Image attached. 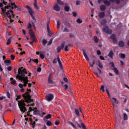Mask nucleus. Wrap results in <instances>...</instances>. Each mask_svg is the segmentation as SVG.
Masks as SVG:
<instances>
[{"instance_id":"obj_1","label":"nucleus","mask_w":129,"mask_h":129,"mask_svg":"<svg viewBox=\"0 0 129 129\" xmlns=\"http://www.w3.org/2000/svg\"><path fill=\"white\" fill-rule=\"evenodd\" d=\"M28 74V72L26 71V69H24L23 71L21 70V69L19 70V75H17L16 78L24 82L23 86L26 87L27 86V84H29V80H28V77H26V75Z\"/></svg>"},{"instance_id":"obj_2","label":"nucleus","mask_w":129,"mask_h":129,"mask_svg":"<svg viewBox=\"0 0 129 129\" xmlns=\"http://www.w3.org/2000/svg\"><path fill=\"white\" fill-rule=\"evenodd\" d=\"M23 97L25 99V102L26 103H30V104H28L27 106H34L35 104H34V100L31 99V96L29 93V92H26L24 94L22 95Z\"/></svg>"},{"instance_id":"obj_3","label":"nucleus","mask_w":129,"mask_h":129,"mask_svg":"<svg viewBox=\"0 0 129 129\" xmlns=\"http://www.w3.org/2000/svg\"><path fill=\"white\" fill-rule=\"evenodd\" d=\"M18 106L20 109V111L22 113L24 112H26L27 111V108H26V104L25 103V101L24 100H21L20 101H18Z\"/></svg>"},{"instance_id":"obj_4","label":"nucleus","mask_w":129,"mask_h":129,"mask_svg":"<svg viewBox=\"0 0 129 129\" xmlns=\"http://www.w3.org/2000/svg\"><path fill=\"white\" fill-rule=\"evenodd\" d=\"M9 3H8V5L9 6H5L6 9H9V8H11V7H13L14 6L15 9H17V10L18 12H21L22 11V8L17 7V5L15 3H11L12 2V0H9Z\"/></svg>"},{"instance_id":"obj_5","label":"nucleus","mask_w":129,"mask_h":129,"mask_svg":"<svg viewBox=\"0 0 129 129\" xmlns=\"http://www.w3.org/2000/svg\"><path fill=\"white\" fill-rule=\"evenodd\" d=\"M12 14V18L14 19L16 15H15V14H14V11L12 10H10V11H8V12H5V15H6V16H7V17L10 19V22L11 23H13L14 22V19H12V16H11V13Z\"/></svg>"},{"instance_id":"obj_6","label":"nucleus","mask_w":129,"mask_h":129,"mask_svg":"<svg viewBox=\"0 0 129 129\" xmlns=\"http://www.w3.org/2000/svg\"><path fill=\"white\" fill-rule=\"evenodd\" d=\"M26 9L28 10V13H29V15H30L32 19L34 20V21H36L35 16H34V15H33V12L32 11V8H31V7H30V6L27 5Z\"/></svg>"},{"instance_id":"obj_7","label":"nucleus","mask_w":129,"mask_h":129,"mask_svg":"<svg viewBox=\"0 0 129 129\" xmlns=\"http://www.w3.org/2000/svg\"><path fill=\"white\" fill-rule=\"evenodd\" d=\"M103 31L104 33H106V34H108L109 35H111V34H112V30H109L108 27H107V26H104L103 28Z\"/></svg>"},{"instance_id":"obj_8","label":"nucleus","mask_w":129,"mask_h":129,"mask_svg":"<svg viewBox=\"0 0 129 129\" xmlns=\"http://www.w3.org/2000/svg\"><path fill=\"white\" fill-rule=\"evenodd\" d=\"M29 34L30 36L31 40H33V42H36V36H35V34H34V32L32 29L29 30Z\"/></svg>"},{"instance_id":"obj_9","label":"nucleus","mask_w":129,"mask_h":129,"mask_svg":"<svg viewBox=\"0 0 129 129\" xmlns=\"http://www.w3.org/2000/svg\"><path fill=\"white\" fill-rule=\"evenodd\" d=\"M97 65L99 67L97 68L99 73H102V72H101V70L100 69H103V66L102 65V63H101V62H100V60H98V63H97Z\"/></svg>"},{"instance_id":"obj_10","label":"nucleus","mask_w":129,"mask_h":129,"mask_svg":"<svg viewBox=\"0 0 129 129\" xmlns=\"http://www.w3.org/2000/svg\"><path fill=\"white\" fill-rule=\"evenodd\" d=\"M64 47H65V42H62L60 46H58L57 48V53H60L61 52V50H63L64 49Z\"/></svg>"},{"instance_id":"obj_11","label":"nucleus","mask_w":129,"mask_h":129,"mask_svg":"<svg viewBox=\"0 0 129 129\" xmlns=\"http://www.w3.org/2000/svg\"><path fill=\"white\" fill-rule=\"evenodd\" d=\"M54 98V95L52 94H49L47 95L46 99L47 101H52Z\"/></svg>"},{"instance_id":"obj_12","label":"nucleus","mask_w":129,"mask_h":129,"mask_svg":"<svg viewBox=\"0 0 129 129\" xmlns=\"http://www.w3.org/2000/svg\"><path fill=\"white\" fill-rule=\"evenodd\" d=\"M102 1H103L105 6H110V2L107 0H98V3H101Z\"/></svg>"},{"instance_id":"obj_13","label":"nucleus","mask_w":129,"mask_h":129,"mask_svg":"<svg viewBox=\"0 0 129 129\" xmlns=\"http://www.w3.org/2000/svg\"><path fill=\"white\" fill-rule=\"evenodd\" d=\"M81 51L83 52V54L85 58V59L87 60L88 62H89V58H88V56H87V54H86V52H85V50L83 49H81Z\"/></svg>"},{"instance_id":"obj_14","label":"nucleus","mask_w":129,"mask_h":129,"mask_svg":"<svg viewBox=\"0 0 129 129\" xmlns=\"http://www.w3.org/2000/svg\"><path fill=\"white\" fill-rule=\"evenodd\" d=\"M77 126L80 128H81V127H82L83 129H87L86 126H85L83 122L81 123V125H80L79 123H77Z\"/></svg>"},{"instance_id":"obj_15","label":"nucleus","mask_w":129,"mask_h":129,"mask_svg":"<svg viewBox=\"0 0 129 129\" xmlns=\"http://www.w3.org/2000/svg\"><path fill=\"white\" fill-rule=\"evenodd\" d=\"M3 3H0V8H2V12L3 14H6V11H7V8H6V7H5V8H4V4H3Z\"/></svg>"},{"instance_id":"obj_16","label":"nucleus","mask_w":129,"mask_h":129,"mask_svg":"<svg viewBox=\"0 0 129 129\" xmlns=\"http://www.w3.org/2000/svg\"><path fill=\"white\" fill-rule=\"evenodd\" d=\"M110 39L112 40L113 43H116V42H117V40H116V38H115V35L114 34L111 35Z\"/></svg>"},{"instance_id":"obj_17","label":"nucleus","mask_w":129,"mask_h":129,"mask_svg":"<svg viewBox=\"0 0 129 129\" xmlns=\"http://www.w3.org/2000/svg\"><path fill=\"white\" fill-rule=\"evenodd\" d=\"M112 103L113 106H115V104L114 103H118V101L115 98H112L111 99Z\"/></svg>"},{"instance_id":"obj_18","label":"nucleus","mask_w":129,"mask_h":129,"mask_svg":"<svg viewBox=\"0 0 129 129\" xmlns=\"http://www.w3.org/2000/svg\"><path fill=\"white\" fill-rule=\"evenodd\" d=\"M53 10L56 12H59L60 11V7L57 4H56L53 8Z\"/></svg>"},{"instance_id":"obj_19","label":"nucleus","mask_w":129,"mask_h":129,"mask_svg":"<svg viewBox=\"0 0 129 129\" xmlns=\"http://www.w3.org/2000/svg\"><path fill=\"white\" fill-rule=\"evenodd\" d=\"M98 16L100 19H103L105 17V13L104 12H101L99 14Z\"/></svg>"},{"instance_id":"obj_20","label":"nucleus","mask_w":129,"mask_h":129,"mask_svg":"<svg viewBox=\"0 0 129 129\" xmlns=\"http://www.w3.org/2000/svg\"><path fill=\"white\" fill-rule=\"evenodd\" d=\"M118 46L120 48H123L124 47V42L122 41H120L118 43Z\"/></svg>"},{"instance_id":"obj_21","label":"nucleus","mask_w":129,"mask_h":129,"mask_svg":"<svg viewBox=\"0 0 129 129\" xmlns=\"http://www.w3.org/2000/svg\"><path fill=\"white\" fill-rule=\"evenodd\" d=\"M113 55H114L113 51H112V50H111L109 52L108 56V57H109L110 58L112 59L113 58Z\"/></svg>"},{"instance_id":"obj_22","label":"nucleus","mask_w":129,"mask_h":129,"mask_svg":"<svg viewBox=\"0 0 129 129\" xmlns=\"http://www.w3.org/2000/svg\"><path fill=\"white\" fill-rule=\"evenodd\" d=\"M100 10L102 11V12L105 11L106 10V7L105 6L102 5L100 6Z\"/></svg>"},{"instance_id":"obj_23","label":"nucleus","mask_w":129,"mask_h":129,"mask_svg":"<svg viewBox=\"0 0 129 129\" xmlns=\"http://www.w3.org/2000/svg\"><path fill=\"white\" fill-rule=\"evenodd\" d=\"M68 123H69V124H70L71 125H72V126H73V128H74V129H77V127H76V126L75 125H74V124L73 123V122H72L69 121L68 122Z\"/></svg>"},{"instance_id":"obj_24","label":"nucleus","mask_w":129,"mask_h":129,"mask_svg":"<svg viewBox=\"0 0 129 129\" xmlns=\"http://www.w3.org/2000/svg\"><path fill=\"white\" fill-rule=\"evenodd\" d=\"M71 46V44H69L66 45L65 47H64V51L66 52H68V48H69V47H70Z\"/></svg>"},{"instance_id":"obj_25","label":"nucleus","mask_w":129,"mask_h":129,"mask_svg":"<svg viewBox=\"0 0 129 129\" xmlns=\"http://www.w3.org/2000/svg\"><path fill=\"white\" fill-rule=\"evenodd\" d=\"M112 70L114 71V73L116 74V75H118V70L115 67L112 69Z\"/></svg>"},{"instance_id":"obj_26","label":"nucleus","mask_w":129,"mask_h":129,"mask_svg":"<svg viewBox=\"0 0 129 129\" xmlns=\"http://www.w3.org/2000/svg\"><path fill=\"white\" fill-rule=\"evenodd\" d=\"M127 119H128V118L127 117V114H126V113H123V120H127Z\"/></svg>"},{"instance_id":"obj_27","label":"nucleus","mask_w":129,"mask_h":129,"mask_svg":"<svg viewBox=\"0 0 129 129\" xmlns=\"http://www.w3.org/2000/svg\"><path fill=\"white\" fill-rule=\"evenodd\" d=\"M64 10L66 12H69L70 11V7L69 6H65Z\"/></svg>"},{"instance_id":"obj_28","label":"nucleus","mask_w":129,"mask_h":129,"mask_svg":"<svg viewBox=\"0 0 129 129\" xmlns=\"http://www.w3.org/2000/svg\"><path fill=\"white\" fill-rule=\"evenodd\" d=\"M89 64H90V67L91 68H93V67L94 66V64H95V60H93V62L92 63H91V62H89Z\"/></svg>"},{"instance_id":"obj_29","label":"nucleus","mask_w":129,"mask_h":129,"mask_svg":"<svg viewBox=\"0 0 129 129\" xmlns=\"http://www.w3.org/2000/svg\"><path fill=\"white\" fill-rule=\"evenodd\" d=\"M76 22L78 24H82L83 21H82V19H80V18H78L77 19Z\"/></svg>"},{"instance_id":"obj_30","label":"nucleus","mask_w":129,"mask_h":129,"mask_svg":"<svg viewBox=\"0 0 129 129\" xmlns=\"http://www.w3.org/2000/svg\"><path fill=\"white\" fill-rule=\"evenodd\" d=\"M93 40H94L95 43H98V38H97V36H95L94 37Z\"/></svg>"},{"instance_id":"obj_31","label":"nucleus","mask_w":129,"mask_h":129,"mask_svg":"<svg viewBox=\"0 0 129 129\" xmlns=\"http://www.w3.org/2000/svg\"><path fill=\"white\" fill-rule=\"evenodd\" d=\"M75 111L76 114V115H77V116H80V114L79 113V110H78V109H75Z\"/></svg>"},{"instance_id":"obj_32","label":"nucleus","mask_w":129,"mask_h":129,"mask_svg":"<svg viewBox=\"0 0 129 129\" xmlns=\"http://www.w3.org/2000/svg\"><path fill=\"white\" fill-rule=\"evenodd\" d=\"M34 114H35V115H39L40 114V112L39 110H34Z\"/></svg>"},{"instance_id":"obj_33","label":"nucleus","mask_w":129,"mask_h":129,"mask_svg":"<svg viewBox=\"0 0 129 129\" xmlns=\"http://www.w3.org/2000/svg\"><path fill=\"white\" fill-rule=\"evenodd\" d=\"M32 128L35 129V127L36 126V121H34L32 123H31Z\"/></svg>"},{"instance_id":"obj_34","label":"nucleus","mask_w":129,"mask_h":129,"mask_svg":"<svg viewBox=\"0 0 129 129\" xmlns=\"http://www.w3.org/2000/svg\"><path fill=\"white\" fill-rule=\"evenodd\" d=\"M51 116H52V115H51V114H48L45 116V118L46 119H49L51 118Z\"/></svg>"},{"instance_id":"obj_35","label":"nucleus","mask_w":129,"mask_h":129,"mask_svg":"<svg viewBox=\"0 0 129 129\" xmlns=\"http://www.w3.org/2000/svg\"><path fill=\"white\" fill-rule=\"evenodd\" d=\"M48 84H53L54 82L53 81V80H51V79H49L48 80Z\"/></svg>"},{"instance_id":"obj_36","label":"nucleus","mask_w":129,"mask_h":129,"mask_svg":"<svg viewBox=\"0 0 129 129\" xmlns=\"http://www.w3.org/2000/svg\"><path fill=\"white\" fill-rule=\"evenodd\" d=\"M46 124L48 126H51L52 125V122L51 121H47Z\"/></svg>"},{"instance_id":"obj_37","label":"nucleus","mask_w":129,"mask_h":129,"mask_svg":"<svg viewBox=\"0 0 129 129\" xmlns=\"http://www.w3.org/2000/svg\"><path fill=\"white\" fill-rule=\"evenodd\" d=\"M47 41L46 40V39H43L42 40V44L43 46H46V44H47Z\"/></svg>"},{"instance_id":"obj_38","label":"nucleus","mask_w":129,"mask_h":129,"mask_svg":"<svg viewBox=\"0 0 129 129\" xmlns=\"http://www.w3.org/2000/svg\"><path fill=\"white\" fill-rule=\"evenodd\" d=\"M56 28L57 29H59V28H60V21H59V20L57 21Z\"/></svg>"},{"instance_id":"obj_39","label":"nucleus","mask_w":129,"mask_h":129,"mask_svg":"<svg viewBox=\"0 0 129 129\" xmlns=\"http://www.w3.org/2000/svg\"><path fill=\"white\" fill-rule=\"evenodd\" d=\"M12 37H10L7 41V45H10L11 44V42H12Z\"/></svg>"},{"instance_id":"obj_40","label":"nucleus","mask_w":129,"mask_h":129,"mask_svg":"<svg viewBox=\"0 0 129 129\" xmlns=\"http://www.w3.org/2000/svg\"><path fill=\"white\" fill-rule=\"evenodd\" d=\"M4 101H7V100L6 99V97L3 96L2 97H0V100H4Z\"/></svg>"},{"instance_id":"obj_41","label":"nucleus","mask_w":129,"mask_h":129,"mask_svg":"<svg viewBox=\"0 0 129 129\" xmlns=\"http://www.w3.org/2000/svg\"><path fill=\"white\" fill-rule=\"evenodd\" d=\"M5 63H6V64H11V60L10 59L5 60Z\"/></svg>"},{"instance_id":"obj_42","label":"nucleus","mask_w":129,"mask_h":129,"mask_svg":"<svg viewBox=\"0 0 129 129\" xmlns=\"http://www.w3.org/2000/svg\"><path fill=\"white\" fill-rule=\"evenodd\" d=\"M100 90L103 92L105 91V90H104V86H101Z\"/></svg>"},{"instance_id":"obj_43","label":"nucleus","mask_w":129,"mask_h":129,"mask_svg":"<svg viewBox=\"0 0 129 129\" xmlns=\"http://www.w3.org/2000/svg\"><path fill=\"white\" fill-rule=\"evenodd\" d=\"M57 4L58 5H61V6H63V5H64V4L63 3V2H61V1L60 0H57Z\"/></svg>"},{"instance_id":"obj_44","label":"nucleus","mask_w":129,"mask_h":129,"mask_svg":"<svg viewBox=\"0 0 129 129\" xmlns=\"http://www.w3.org/2000/svg\"><path fill=\"white\" fill-rule=\"evenodd\" d=\"M57 60L59 64H62V62H61V60L60 59V57H59V56H57Z\"/></svg>"},{"instance_id":"obj_45","label":"nucleus","mask_w":129,"mask_h":129,"mask_svg":"<svg viewBox=\"0 0 129 129\" xmlns=\"http://www.w3.org/2000/svg\"><path fill=\"white\" fill-rule=\"evenodd\" d=\"M106 24V20H103L101 23V25H105Z\"/></svg>"},{"instance_id":"obj_46","label":"nucleus","mask_w":129,"mask_h":129,"mask_svg":"<svg viewBox=\"0 0 129 129\" xmlns=\"http://www.w3.org/2000/svg\"><path fill=\"white\" fill-rule=\"evenodd\" d=\"M6 95H7L8 98H11V94L9 92H7Z\"/></svg>"},{"instance_id":"obj_47","label":"nucleus","mask_w":129,"mask_h":129,"mask_svg":"<svg viewBox=\"0 0 129 129\" xmlns=\"http://www.w3.org/2000/svg\"><path fill=\"white\" fill-rule=\"evenodd\" d=\"M120 57L121 58H125V54L124 53H120Z\"/></svg>"},{"instance_id":"obj_48","label":"nucleus","mask_w":129,"mask_h":129,"mask_svg":"<svg viewBox=\"0 0 129 129\" xmlns=\"http://www.w3.org/2000/svg\"><path fill=\"white\" fill-rule=\"evenodd\" d=\"M109 65H111V67H114V63H113L112 61H110Z\"/></svg>"},{"instance_id":"obj_49","label":"nucleus","mask_w":129,"mask_h":129,"mask_svg":"<svg viewBox=\"0 0 129 129\" xmlns=\"http://www.w3.org/2000/svg\"><path fill=\"white\" fill-rule=\"evenodd\" d=\"M32 61L33 62H35V63H36L37 64H38V63H39V60H38V59H33Z\"/></svg>"},{"instance_id":"obj_50","label":"nucleus","mask_w":129,"mask_h":129,"mask_svg":"<svg viewBox=\"0 0 129 129\" xmlns=\"http://www.w3.org/2000/svg\"><path fill=\"white\" fill-rule=\"evenodd\" d=\"M34 8L36 10H39V7L37 5V4H34Z\"/></svg>"},{"instance_id":"obj_51","label":"nucleus","mask_w":129,"mask_h":129,"mask_svg":"<svg viewBox=\"0 0 129 129\" xmlns=\"http://www.w3.org/2000/svg\"><path fill=\"white\" fill-rule=\"evenodd\" d=\"M7 70L8 71H12V70H13V68H12V67L9 66L7 68Z\"/></svg>"},{"instance_id":"obj_52","label":"nucleus","mask_w":129,"mask_h":129,"mask_svg":"<svg viewBox=\"0 0 129 129\" xmlns=\"http://www.w3.org/2000/svg\"><path fill=\"white\" fill-rule=\"evenodd\" d=\"M11 60H15V56L14 54H11L10 56Z\"/></svg>"},{"instance_id":"obj_53","label":"nucleus","mask_w":129,"mask_h":129,"mask_svg":"<svg viewBox=\"0 0 129 129\" xmlns=\"http://www.w3.org/2000/svg\"><path fill=\"white\" fill-rule=\"evenodd\" d=\"M63 87H64L65 90H67V89H68V85L67 84L64 85Z\"/></svg>"},{"instance_id":"obj_54","label":"nucleus","mask_w":129,"mask_h":129,"mask_svg":"<svg viewBox=\"0 0 129 129\" xmlns=\"http://www.w3.org/2000/svg\"><path fill=\"white\" fill-rule=\"evenodd\" d=\"M40 58H41V59H44V58H45V55H44V54L41 53V54H40Z\"/></svg>"},{"instance_id":"obj_55","label":"nucleus","mask_w":129,"mask_h":129,"mask_svg":"<svg viewBox=\"0 0 129 129\" xmlns=\"http://www.w3.org/2000/svg\"><path fill=\"white\" fill-rule=\"evenodd\" d=\"M70 37L71 38H75V35H74V34H73L70 33Z\"/></svg>"},{"instance_id":"obj_56","label":"nucleus","mask_w":129,"mask_h":129,"mask_svg":"<svg viewBox=\"0 0 129 129\" xmlns=\"http://www.w3.org/2000/svg\"><path fill=\"white\" fill-rule=\"evenodd\" d=\"M97 55H101V51L100 50H97Z\"/></svg>"},{"instance_id":"obj_57","label":"nucleus","mask_w":129,"mask_h":129,"mask_svg":"<svg viewBox=\"0 0 129 129\" xmlns=\"http://www.w3.org/2000/svg\"><path fill=\"white\" fill-rule=\"evenodd\" d=\"M115 4H117V5H118L119 3H120V0H115Z\"/></svg>"},{"instance_id":"obj_58","label":"nucleus","mask_w":129,"mask_h":129,"mask_svg":"<svg viewBox=\"0 0 129 129\" xmlns=\"http://www.w3.org/2000/svg\"><path fill=\"white\" fill-rule=\"evenodd\" d=\"M18 86L20 88H23L24 87V85L22 84H19Z\"/></svg>"},{"instance_id":"obj_59","label":"nucleus","mask_w":129,"mask_h":129,"mask_svg":"<svg viewBox=\"0 0 129 129\" xmlns=\"http://www.w3.org/2000/svg\"><path fill=\"white\" fill-rule=\"evenodd\" d=\"M17 83V82L15 80L11 82V84H13V85H15Z\"/></svg>"},{"instance_id":"obj_60","label":"nucleus","mask_w":129,"mask_h":129,"mask_svg":"<svg viewBox=\"0 0 129 129\" xmlns=\"http://www.w3.org/2000/svg\"><path fill=\"white\" fill-rule=\"evenodd\" d=\"M76 6H80V1H76Z\"/></svg>"},{"instance_id":"obj_61","label":"nucleus","mask_w":129,"mask_h":129,"mask_svg":"<svg viewBox=\"0 0 129 129\" xmlns=\"http://www.w3.org/2000/svg\"><path fill=\"white\" fill-rule=\"evenodd\" d=\"M73 17H77V13L76 12H73Z\"/></svg>"},{"instance_id":"obj_62","label":"nucleus","mask_w":129,"mask_h":129,"mask_svg":"<svg viewBox=\"0 0 129 129\" xmlns=\"http://www.w3.org/2000/svg\"><path fill=\"white\" fill-rule=\"evenodd\" d=\"M59 68L61 69V70H63V66L62 65V63H60L59 64Z\"/></svg>"},{"instance_id":"obj_63","label":"nucleus","mask_w":129,"mask_h":129,"mask_svg":"<svg viewBox=\"0 0 129 129\" xmlns=\"http://www.w3.org/2000/svg\"><path fill=\"white\" fill-rule=\"evenodd\" d=\"M31 28H32V25L30 23H29L28 24V29H31Z\"/></svg>"},{"instance_id":"obj_64","label":"nucleus","mask_w":129,"mask_h":129,"mask_svg":"<svg viewBox=\"0 0 129 129\" xmlns=\"http://www.w3.org/2000/svg\"><path fill=\"white\" fill-rule=\"evenodd\" d=\"M62 32H68V29H67V28H64V30L62 31Z\"/></svg>"}]
</instances>
